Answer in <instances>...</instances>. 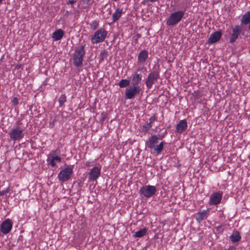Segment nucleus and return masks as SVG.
<instances>
[{
  "label": "nucleus",
  "instance_id": "nucleus-9",
  "mask_svg": "<svg viewBox=\"0 0 250 250\" xmlns=\"http://www.w3.org/2000/svg\"><path fill=\"white\" fill-rule=\"evenodd\" d=\"M140 86H129L125 90V96L126 99H131L136 95L139 94L141 91Z\"/></svg>",
  "mask_w": 250,
  "mask_h": 250
},
{
  "label": "nucleus",
  "instance_id": "nucleus-35",
  "mask_svg": "<svg viewBox=\"0 0 250 250\" xmlns=\"http://www.w3.org/2000/svg\"><path fill=\"white\" fill-rule=\"evenodd\" d=\"M107 56V53L105 52H102L101 53L100 56L101 57V61H102L104 59V57H106Z\"/></svg>",
  "mask_w": 250,
  "mask_h": 250
},
{
  "label": "nucleus",
  "instance_id": "nucleus-26",
  "mask_svg": "<svg viewBox=\"0 0 250 250\" xmlns=\"http://www.w3.org/2000/svg\"><path fill=\"white\" fill-rule=\"evenodd\" d=\"M66 96H65V94L61 95L58 99V102L59 103L60 106V107L63 106L64 104L66 102Z\"/></svg>",
  "mask_w": 250,
  "mask_h": 250
},
{
  "label": "nucleus",
  "instance_id": "nucleus-10",
  "mask_svg": "<svg viewBox=\"0 0 250 250\" xmlns=\"http://www.w3.org/2000/svg\"><path fill=\"white\" fill-rule=\"evenodd\" d=\"M222 192L216 191L211 194L209 201V204L211 205H216L221 202L222 198Z\"/></svg>",
  "mask_w": 250,
  "mask_h": 250
},
{
  "label": "nucleus",
  "instance_id": "nucleus-24",
  "mask_svg": "<svg viewBox=\"0 0 250 250\" xmlns=\"http://www.w3.org/2000/svg\"><path fill=\"white\" fill-rule=\"evenodd\" d=\"M147 229L146 228H143L139 231L135 232L134 235L135 237H141L144 236L146 233Z\"/></svg>",
  "mask_w": 250,
  "mask_h": 250
},
{
  "label": "nucleus",
  "instance_id": "nucleus-17",
  "mask_svg": "<svg viewBox=\"0 0 250 250\" xmlns=\"http://www.w3.org/2000/svg\"><path fill=\"white\" fill-rule=\"evenodd\" d=\"M131 84L132 86H139V84L141 83L142 80L141 74H137L135 73L131 76Z\"/></svg>",
  "mask_w": 250,
  "mask_h": 250
},
{
  "label": "nucleus",
  "instance_id": "nucleus-13",
  "mask_svg": "<svg viewBox=\"0 0 250 250\" xmlns=\"http://www.w3.org/2000/svg\"><path fill=\"white\" fill-rule=\"evenodd\" d=\"M159 138L156 135H151L146 142V145L149 148L152 149L158 143Z\"/></svg>",
  "mask_w": 250,
  "mask_h": 250
},
{
  "label": "nucleus",
  "instance_id": "nucleus-19",
  "mask_svg": "<svg viewBox=\"0 0 250 250\" xmlns=\"http://www.w3.org/2000/svg\"><path fill=\"white\" fill-rule=\"evenodd\" d=\"M148 58V51L146 50L141 51L138 55V61L140 62H145Z\"/></svg>",
  "mask_w": 250,
  "mask_h": 250
},
{
  "label": "nucleus",
  "instance_id": "nucleus-22",
  "mask_svg": "<svg viewBox=\"0 0 250 250\" xmlns=\"http://www.w3.org/2000/svg\"><path fill=\"white\" fill-rule=\"evenodd\" d=\"M123 13V10L117 8L115 13L112 15L113 22H115L118 21L121 17L122 14Z\"/></svg>",
  "mask_w": 250,
  "mask_h": 250
},
{
  "label": "nucleus",
  "instance_id": "nucleus-3",
  "mask_svg": "<svg viewBox=\"0 0 250 250\" xmlns=\"http://www.w3.org/2000/svg\"><path fill=\"white\" fill-rule=\"evenodd\" d=\"M73 166H67L58 174V178L60 181L64 182L68 181L73 173Z\"/></svg>",
  "mask_w": 250,
  "mask_h": 250
},
{
  "label": "nucleus",
  "instance_id": "nucleus-47",
  "mask_svg": "<svg viewBox=\"0 0 250 250\" xmlns=\"http://www.w3.org/2000/svg\"><path fill=\"white\" fill-rule=\"evenodd\" d=\"M17 125H21V123H20V122L19 121V122H17Z\"/></svg>",
  "mask_w": 250,
  "mask_h": 250
},
{
  "label": "nucleus",
  "instance_id": "nucleus-11",
  "mask_svg": "<svg viewBox=\"0 0 250 250\" xmlns=\"http://www.w3.org/2000/svg\"><path fill=\"white\" fill-rule=\"evenodd\" d=\"M13 226V223L10 219H7L4 220L0 225V231L6 234L8 233L11 230Z\"/></svg>",
  "mask_w": 250,
  "mask_h": 250
},
{
  "label": "nucleus",
  "instance_id": "nucleus-44",
  "mask_svg": "<svg viewBox=\"0 0 250 250\" xmlns=\"http://www.w3.org/2000/svg\"><path fill=\"white\" fill-rule=\"evenodd\" d=\"M249 26H248V30H250V23H249Z\"/></svg>",
  "mask_w": 250,
  "mask_h": 250
},
{
  "label": "nucleus",
  "instance_id": "nucleus-45",
  "mask_svg": "<svg viewBox=\"0 0 250 250\" xmlns=\"http://www.w3.org/2000/svg\"><path fill=\"white\" fill-rule=\"evenodd\" d=\"M78 185H79V187H82V184H81V182H79V183H78Z\"/></svg>",
  "mask_w": 250,
  "mask_h": 250
},
{
  "label": "nucleus",
  "instance_id": "nucleus-30",
  "mask_svg": "<svg viewBox=\"0 0 250 250\" xmlns=\"http://www.w3.org/2000/svg\"><path fill=\"white\" fill-rule=\"evenodd\" d=\"M225 226L224 225H220L216 227V231L218 233H220L223 232V231L224 230Z\"/></svg>",
  "mask_w": 250,
  "mask_h": 250
},
{
  "label": "nucleus",
  "instance_id": "nucleus-20",
  "mask_svg": "<svg viewBox=\"0 0 250 250\" xmlns=\"http://www.w3.org/2000/svg\"><path fill=\"white\" fill-rule=\"evenodd\" d=\"M64 35V32L62 30L60 29L55 31L52 34V38L55 41H59L61 40Z\"/></svg>",
  "mask_w": 250,
  "mask_h": 250
},
{
  "label": "nucleus",
  "instance_id": "nucleus-15",
  "mask_svg": "<svg viewBox=\"0 0 250 250\" xmlns=\"http://www.w3.org/2000/svg\"><path fill=\"white\" fill-rule=\"evenodd\" d=\"M209 209L207 210H203L202 212H198L196 215V219L198 223H200L203 220L206 219L208 218V212Z\"/></svg>",
  "mask_w": 250,
  "mask_h": 250
},
{
  "label": "nucleus",
  "instance_id": "nucleus-38",
  "mask_svg": "<svg viewBox=\"0 0 250 250\" xmlns=\"http://www.w3.org/2000/svg\"><path fill=\"white\" fill-rule=\"evenodd\" d=\"M56 122V120L55 119H54L52 121L50 122L49 123V127L50 128H52L54 127V125H55V123Z\"/></svg>",
  "mask_w": 250,
  "mask_h": 250
},
{
  "label": "nucleus",
  "instance_id": "nucleus-43",
  "mask_svg": "<svg viewBox=\"0 0 250 250\" xmlns=\"http://www.w3.org/2000/svg\"><path fill=\"white\" fill-rule=\"evenodd\" d=\"M195 97L197 98H199L200 97V95L199 94H198V93L196 94Z\"/></svg>",
  "mask_w": 250,
  "mask_h": 250
},
{
  "label": "nucleus",
  "instance_id": "nucleus-46",
  "mask_svg": "<svg viewBox=\"0 0 250 250\" xmlns=\"http://www.w3.org/2000/svg\"><path fill=\"white\" fill-rule=\"evenodd\" d=\"M151 2H154L157 1V0H149Z\"/></svg>",
  "mask_w": 250,
  "mask_h": 250
},
{
  "label": "nucleus",
  "instance_id": "nucleus-27",
  "mask_svg": "<svg viewBox=\"0 0 250 250\" xmlns=\"http://www.w3.org/2000/svg\"><path fill=\"white\" fill-rule=\"evenodd\" d=\"M152 127V125L148 123H146L145 125H143L142 127V131L144 132H147L150 128Z\"/></svg>",
  "mask_w": 250,
  "mask_h": 250
},
{
  "label": "nucleus",
  "instance_id": "nucleus-40",
  "mask_svg": "<svg viewBox=\"0 0 250 250\" xmlns=\"http://www.w3.org/2000/svg\"><path fill=\"white\" fill-rule=\"evenodd\" d=\"M76 2V0H69L68 2H67V4H73L74 3H75Z\"/></svg>",
  "mask_w": 250,
  "mask_h": 250
},
{
  "label": "nucleus",
  "instance_id": "nucleus-8",
  "mask_svg": "<svg viewBox=\"0 0 250 250\" xmlns=\"http://www.w3.org/2000/svg\"><path fill=\"white\" fill-rule=\"evenodd\" d=\"M23 131V129L20 126L12 128L9 133L10 139L14 141L20 140L24 136Z\"/></svg>",
  "mask_w": 250,
  "mask_h": 250
},
{
  "label": "nucleus",
  "instance_id": "nucleus-29",
  "mask_svg": "<svg viewBox=\"0 0 250 250\" xmlns=\"http://www.w3.org/2000/svg\"><path fill=\"white\" fill-rule=\"evenodd\" d=\"M99 26V22L96 21H94L90 25L91 28L93 30H96Z\"/></svg>",
  "mask_w": 250,
  "mask_h": 250
},
{
  "label": "nucleus",
  "instance_id": "nucleus-36",
  "mask_svg": "<svg viewBox=\"0 0 250 250\" xmlns=\"http://www.w3.org/2000/svg\"><path fill=\"white\" fill-rule=\"evenodd\" d=\"M141 37V34L139 33H137L135 35L136 39L134 40V42L135 44L137 43L138 42V40Z\"/></svg>",
  "mask_w": 250,
  "mask_h": 250
},
{
  "label": "nucleus",
  "instance_id": "nucleus-14",
  "mask_svg": "<svg viewBox=\"0 0 250 250\" xmlns=\"http://www.w3.org/2000/svg\"><path fill=\"white\" fill-rule=\"evenodd\" d=\"M221 31H215L211 34L210 37L208 39V43H214L217 42L221 38Z\"/></svg>",
  "mask_w": 250,
  "mask_h": 250
},
{
  "label": "nucleus",
  "instance_id": "nucleus-4",
  "mask_svg": "<svg viewBox=\"0 0 250 250\" xmlns=\"http://www.w3.org/2000/svg\"><path fill=\"white\" fill-rule=\"evenodd\" d=\"M247 30V29L241 25H235L232 29V33L230 34L229 42L231 43L235 42L238 38L239 35L240 34L244 35L245 31Z\"/></svg>",
  "mask_w": 250,
  "mask_h": 250
},
{
  "label": "nucleus",
  "instance_id": "nucleus-37",
  "mask_svg": "<svg viewBox=\"0 0 250 250\" xmlns=\"http://www.w3.org/2000/svg\"><path fill=\"white\" fill-rule=\"evenodd\" d=\"M52 158L53 159L54 161H57L59 162H60L61 161V158L60 156H52Z\"/></svg>",
  "mask_w": 250,
  "mask_h": 250
},
{
  "label": "nucleus",
  "instance_id": "nucleus-34",
  "mask_svg": "<svg viewBox=\"0 0 250 250\" xmlns=\"http://www.w3.org/2000/svg\"><path fill=\"white\" fill-rule=\"evenodd\" d=\"M156 119V117L155 116V115L151 117L149 119V123L152 125V123L155 121Z\"/></svg>",
  "mask_w": 250,
  "mask_h": 250
},
{
  "label": "nucleus",
  "instance_id": "nucleus-18",
  "mask_svg": "<svg viewBox=\"0 0 250 250\" xmlns=\"http://www.w3.org/2000/svg\"><path fill=\"white\" fill-rule=\"evenodd\" d=\"M241 25L243 26L250 23V11H248L242 15L241 19Z\"/></svg>",
  "mask_w": 250,
  "mask_h": 250
},
{
  "label": "nucleus",
  "instance_id": "nucleus-28",
  "mask_svg": "<svg viewBox=\"0 0 250 250\" xmlns=\"http://www.w3.org/2000/svg\"><path fill=\"white\" fill-rule=\"evenodd\" d=\"M107 113L105 112H103L101 113L102 118L100 120V123L101 125L104 124V122L105 121V119L107 118Z\"/></svg>",
  "mask_w": 250,
  "mask_h": 250
},
{
  "label": "nucleus",
  "instance_id": "nucleus-6",
  "mask_svg": "<svg viewBox=\"0 0 250 250\" xmlns=\"http://www.w3.org/2000/svg\"><path fill=\"white\" fill-rule=\"evenodd\" d=\"M160 70L151 71L147 76L145 83L146 87L150 89L152 85L158 81L160 78Z\"/></svg>",
  "mask_w": 250,
  "mask_h": 250
},
{
  "label": "nucleus",
  "instance_id": "nucleus-1",
  "mask_svg": "<svg viewBox=\"0 0 250 250\" xmlns=\"http://www.w3.org/2000/svg\"><path fill=\"white\" fill-rule=\"evenodd\" d=\"M85 54L84 45L76 49L73 57V63L75 66L80 67L83 64V58Z\"/></svg>",
  "mask_w": 250,
  "mask_h": 250
},
{
  "label": "nucleus",
  "instance_id": "nucleus-7",
  "mask_svg": "<svg viewBox=\"0 0 250 250\" xmlns=\"http://www.w3.org/2000/svg\"><path fill=\"white\" fill-rule=\"evenodd\" d=\"M156 188L155 187L150 185L143 186L140 188L139 193L142 196L147 198L152 197L155 194Z\"/></svg>",
  "mask_w": 250,
  "mask_h": 250
},
{
  "label": "nucleus",
  "instance_id": "nucleus-31",
  "mask_svg": "<svg viewBox=\"0 0 250 250\" xmlns=\"http://www.w3.org/2000/svg\"><path fill=\"white\" fill-rule=\"evenodd\" d=\"M19 99L17 97H14L12 100V104L13 106H16L19 104Z\"/></svg>",
  "mask_w": 250,
  "mask_h": 250
},
{
  "label": "nucleus",
  "instance_id": "nucleus-42",
  "mask_svg": "<svg viewBox=\"0 0 250 250\" xmlns=\"http://www.w3.org/2000/svg\"><path fill=\"white\" fill-rule=\"evenodd\" d=\"M83 0V1L84 3L87 4V3L89 2V1H90V0Z\"/></svg>",
  "mask_w": 250,
  "mask_h": 250
},
{
  "label": "nucleus",
  "instance_id": "nucleus-41",
  "mask_svg": "<svg viewBox=\"0 0 250 250\" xmlns=\"http://www.w3.org/2000/svg\"><path fill=\"white\" fill-rule=\"evenodd\" d=\"M21 67H22V65L21 64H17L16 66V68L17 69H19L21 68Z\"/></svg>",
  "mask_w": 250,
  "mask_h": 250
},
{
  "label": "nucleus",
  "instance_id": "nucleus-21",
  "mask_svg": "<svg viewBox=\"0 0 250 250\" xmlns=\"http://www.w3.org/2000/svg\"><path fill=\"white\" fill-rule=\"evenodd\" d=\"M241 236L238 231H235L229 237V239L233 243L238 242L241 239Z\"/></svg>",
  "mask_w": 250,
  "mask_h": 250
},
{
  "label": "nucleus",
  "instance_id": "nucleus-2",
  "mask_svg": "<svg viewBox=\"0 0 250 250\" xmlns=\"http://www.w3.org/2000/svg\"><path fill=\"white\" fill-rule=\"evenodd\" d=\"M185 14V11L179 10L171 14L167 21V24L174 26L180 21Z\"/></svg>",
  "mask_w": 250,
  "mask_h": 250
},
{
  "label": "nucleus",
  "instance_id": "nucleus-16",
  "mask_svg": "<svg viewBox=\"0 0 250 250\" xmlns=\"http://www.w3.org/2000/svg\"><path fill=\"white\" fill-rule=\"evenodd\" d=\"M187 128V122L186 119L182 120L180 121L179 124L176 125V131L181 133Z\"/></svg>",
  "mask_w": 250,
  "mask_h": 250
},
{
  "label": "nucleus",
  "instance_id": "nucleus-12",
  "mask_svg": "<svg viewBox=\"0 0 250 250\" xmlns=\"http://www.w3.org/2000/svg\"><path fill=\"white\" fill-rule=\"evenodd\" d=\"M101 175V167H95L92 168L89 173V179L95 181Z\"/></svg>",
  "mask_w": 250,
  "mask_h": 250
},
{
  "label": "nucleus",
  "instance_id": "nucleus-32",
  "mask_svg": "<svg viewBox=\"0 0 250 250\" xmlns=\"http://www.w3.org/2000/svg\"><path fill=\"white\" fill-rule=\"evenodd\" d=\"M9 191H10V188L8 187L7 188H6L5 189L0 191V195L3 196V195H5V194L8 193Z\"/></svg>",
  "mask_w": 250,
  "mask_h": 250
},
{
  "label": "nucleus",
  "instance_id": "nucleus-48",
  "mask_svg": "<svg viewBox=\"0 0 250 250\" xmlns=\"http://www.w3.org/2000/svg\"><path fill=\"white\" fill-rule=\"evenodd\" d=\"M3 0H0V3H1Z\"/></svg>",
  "mask_w": 250,
  "mask_h": 250
},
{
  "label": "nucleus",
  "instance_id": "nucleus-5",
  "mask_svg": "<svg viewBox=\"0 0 250 250\" xmlns=\"http://www.w3.org/2000/svg\"><path fill=\"white\" fill-rule=\"evenodd\" d=\"M107 32L104 28H101L96 31L91 37L92 43H98L103 42L106 37Z\"/></svg>",
  "mask_w": 250,
  "mask_h": 250
},
{
  "label": "nucleus",
  "instance_id": "nucleus-25",
  "mask_svg": "<svg viewBox=\"0 0 250 250\" xmlns=\"http://www.w3.org/2000/svg\"><path fill=\"white\" fill-rule=\"evenodd\" d=\"M130 84V81L127 79H122L118 83V85L121 88H125L128 86Z\"/></svg>",
  "mask_w": 250,
  "mask_h": 250
},
{
  "label": "nucleus",
  "instance_id": "nucleus-33",
  "mask_svg": "<svg viewBox=\"0 0 250 250\" xmlns=\"http://www.w3.org/2000/svg\"><path fill=\"white\" fill-rule=\"evenodd\" d=\"M167 131H165V132L162 134H158L157 137L159 138V139L162 140L165 136V135L167 134Z\"/></svg>",
  "mask_w": 250,
  "mask_h": 250
},
{
  "label": "nucleus",
  "instance_id": "nucleus-23",
  "mask_svg": "<svg viewBox=\"0 0 250 250\" xmlns=\"http://www.w3.org/2000/svg\"><path fill=\"white\" fill-rule=\"evenodd\" d=\"M165 143L164 142H161L159 145L155 146L154 147H153L154 153H156L157 154H160L163 149Z\"/></svg>",
  "mask_w": 250,
  "mask_h": 250
},
{
  "label": "nucleus",
  "instance_id": "nucleus-39",
  "mask_svg": "<svg viewBox=\"0 0 250 250\" xmlns=\"http://www.w3.org/2000/svg\"><path fill=\"white\" fill-rule=\"evenodd\" d=\"M49 164L51 165L52 167H54L56 166V163H55V161L52 158V159L49 162Z\"/></svg>",
  "mask_w": 250,
  "mask_h": 250
}]
</instances>
